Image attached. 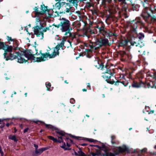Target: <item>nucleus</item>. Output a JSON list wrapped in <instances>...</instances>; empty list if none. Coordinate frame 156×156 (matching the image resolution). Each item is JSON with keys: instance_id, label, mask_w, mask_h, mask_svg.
<instances>
[{"instance_id": "37998d69", "label": "nucleus", "mask_w": 156, "mask_h": 156, "mask_svg": "<svg viewBox=\"0 0 156 156\" xmlns=\"http://www.w3.org/2000/svg\"><path fill=\"white\" fill-rule=\"evenodd\" d=\"M71 1H73V0H70ZM83 0H73V1L74 2L75 5L76 4V5H77V1H83Z\"/></svg>"}, {"instance_id": "6e6d98bb", "label": "nucleus", "mask_w": 156, "mask_h": 156, "mask_svg": "<svg viewBox=\"0 0 156 156\" xmlns=\"http://www.w3.org/2000/svg\"><path fill=\"white\" fill-rule=\"evenodd\" d=\"M88 45L89 46V47H90V48L91 49L93 48H94V47L93 46V44L92 43V44H89Z\"/></svg>"}, {"instance_id": "bb28decb", "label": "nucleus", "mask_w": 156, "mask_h": 156, "mask_svg": "<svg viewBox=\"0 0 156 156\" xmlns=\"http://www.w3.org/2000/svg\"><path fill=\"white\" fill-rule=\"evenodd\" d=\"M150 9H151L152 12H151V14H153L156 11V4H151V6L150 7Z\"/></svg>"}, {"instance_id": "412c9836", "label": "nucleus", "mask_w": 156, "mask_h": 156, "mask_svg": "<svg viewBox=\"0 0 156 156\" xmlns=\"http://www.w3.org/2000/svg\"><path fill=\"white\" fill-rule=\"evenodd\" d=\"M137 0H126V3L127 5L126 7H124L123 10L125 12H127L128 9V5H133L136 4L137 3Z\"/></svg>"}, {"instance_id": "c85d7f7f", "label": "nucleus", "mask_w": 156, "mask_h": 156, "mask_svg": "<svg viewBox=\"0 0 156 156\" xmlns=\"http://www.w3.org/2000/svg\"><path fill=\"white\" fill-rule=\"evenodd\" d=\"M41 55L42 56L41 57L42 58L46 59V60L47 59V57H49V58H50V54L49 52H46L45 53L41 54Z\"/></svg>"}, {"instance_id": "0eeeda50", "label": "nucleus", "mask_w": 156, "mask_h": 156, "mask_svg": "<svg viewBox=\"0 0 156 156\" xmlns=\"http://www.w3.org/2000/svg\"><path fill=\"white\" fill-rule=\"evenodd\" d=\"M142 3L144 8L142 11L140 16L144 20L147 22L149 17L151 16V12H152L151 9H150L151 4L147 2H144V0L142 2Z\"/></svg>"}, {"instance_id": "4d7b16f0", "label": "nucleus", "mask_w": 156, "mask_h": 156, "mask_svg": "<svg viewBox=\"0 0 156 156\" xmlns=\"http://www.w3.org/2000/svg\"><path fill=\"white\" fill-rule=\"evenodd\" d=\"M53 141L55 142H57L58 141V140H57V139L54 138Z\"/></svg>"}, {"instance_id": "2f4dec72", "label": "nucleus", "mask_w": 156, "mask_h": 156, "mask_svg": "<svg viewBox=\"0 0 156 156\" xmlns=\"http://www.w3.org/2000/svg\"><path fill=\"white\" fill-rule=\"evenodd\" d=\"M9 139L14 140L15 142H16L17 141V140L16 139L15 136H12L10 135L9 136Z\"/></svg>"}, {"instance_id": "c03bdc74", "label": "nucleus", "mask_w": 156, "mask_h": 156, "mask_svg": "<svg viewBox=\"0 0 156 156\" xmlns=\"http://www.w3.org/2000/svg\"><path fill=\"white\" fill-rule=\"evenodd\" d=\"M68 36H69V35L66 37H63L62 38V42H64V41H66V40L67 39V37H69Z\"/></svg>"}, {"instance_id": "e433bc0d", "label": "nucleus", "mask_w": 156, "mask_h": 156, "mask_svg": "<svg viewBox=\"0 0 156 156\" xmlns=\"http://www.w3.org/2000/svg\"><path fill=\"white\" fill-rule=\"evenodd\" d=\"M78 153L79 154V156H86L84 153L81 150L78 151Z\"/></svg>"}, {"instance_id": "5701e85b", "label": "nucleus", "mask_w": 156, "mask_h": 156, "mask_svg": "<svg viewBox=\"0 0 156 156\" xmlns=\"http://www.w3.org/2000/svg\"><path fill=\"white\" fill-rule=\"evenodd\" d=\"M119 55L121 56V58H127L128 59H130L131 58V56L129 54L126 53L124 51H120L119 52Z\"/></svg>"}, {"instance_id": "69168bd1", "label": "nucleus", "mask_w": 156, "mask_h": 156, "mask_svg": "<svg viewBox=\"0 0 156 156\" xmlns=\"http://www.w3.org/2000/svg\"><path fill=\"white\" fill-rule=\"evenodd\" d=\"M115 138V136H111V138L112 139V140H113Z\"/></svg>"}, {"instance_id": "aec40b11", "label": "nucleus", "mask_w": 156, "mask_h": 156, "mask_svg": "<svg viewBox=\"0 0 156 156\" xmlns=\"http://www.w3.org/2000/svg\"><path fill=\"white\" fill-rule=\"evenodd\" d=\"M32 122L35 123V124H37L39 126H45V127H54L53 126L51 125L46 124L44 122L41 121H39L37 120H33L32 121Z\"/></svg>"}, {"instance_id": "c9c22d12", "label": "nucleus", "mask_w": 156, "mask_h": 156, "mask_svg": "<svg viewBox=\"0 0 156 156\" xmlns=\"http://www.w3.org/2000/svg\"><path fill=\"white\" fill-rule=\"evenodd\" d=\"M13 42H14V44L15 45H16V47H14V48H15V47H18V46L19 45V42L18 41H17V40H16V39H14V41H13Z\"/></svg>"}, {"instance_id": "393cba45", "label": "nucleus", "mask_w": 156, "mask_h": 156, "mask_svg": "<svg viewBox=\"0 0 156 156\" xmlns=\"http://www.w3.org/2000/svg\"><path fill=\"white\" fill-rule=\"evenodd\" d=\"M34 58H34V59L33 58L31 60V61H33L34 62H40L42 61H44L46 60V59L42 58L41 57L36 58L34 56Z\"/></svg>"}, {"instance_id": "39448f33", "label": "nucleus", "mask_w": 156, "mask_h": 156, "mask_svg": "<svg viewBox=\"0 0 156 156\" xmlns=\"http://www.w3.org/2000/svg\"><path fill=\"white\" fill-rule=\"evenodd\" d=\"M128 26L130 27V30L132 33H136V29L138 27L144 26V23H143L141 17H137L135 20L127 21Z\"/></svg>"}, {"instance_id": "a18cd8bd", "label": "nucleus", "mask_w": 156, "mask_h": 156, "mask_svg": "<svg viewBox=\"0 0 156 156\" xmlns=\"http://www.w3.org/2000/svg\"><path fill=\"white\" fill-rule=\"evenodd\" d=\"M69 136H70L72 137L75 138L76 139H77V140H78L79 138H80L79 137H76V136H73L71 134H69Z\"/></svg>"}, {"instance_id": "052dcab7", "label": "nucleus", "mask_w": 156, "mask_h": 156, "mask_svg": "<svg viewBox=\"0 0 156 156\" xmlns=\"http://www.w3.org/2000/svg\"><path fill=\"white\" fill-rule=\"evenodd\" d=\"M24 126V124L23 123L19 124V127H22Z\"/></svg>"}, {"instance_id": "20e7f679", "label": "nucleus", "mask_w": 156, "mask_h": 156, "mask_svg": "<svg viewBox=\"0 0 156 156\" xmlns=\"http://www.w3.org/2000/svg\"><path fill=\"white\" fill-rule=\"evenodd\" d=\"M61 28L60 30L62 32H65L64 35H67L69 34V36H72L71 31L72 28L70 27V21L68 19L64 18H60Z\"/></svg>"}, {"instance_id": "bf43d9fd", "label": "nucleus", "mask_w": 156, "mask_h": 156, "mask_svg": "<svg viewBox=\"0 0 156 156\" xmlns=\"http://www.w3.org/2000/svg\"><path fill=\"white\" fill-rule=\"evenodd\" d=\"M43 151L48 149V147H44V148H41Z\"/></svg>"}, {"instance_id": "f257e3e1", "label": "nucleus", "mask_w": 156, "mask_h": 156, "mask_svg": "<svg viewBox=\"0 0 156 156\" xmlns=\"http://www.w3.org/2000/svg\"><path fill=\"white\" fill-rule=\"evenodd\" d=\"M108 66H106L105 68H107L106 71L105 73V74L102 76L103 78L105 79V81L108 83L111 84H114L115 86H118L119 83H122L125 87L128 86L129 82L125 80L124 81H121L119 80H117L115 81L113 79H111V77L114 78L115 79V77L113 76L114 74V71L115 70L113 69L111 67H109Z\"/></svg>"}, {"instance_id": "72a5a7b5", "label": "nucleus", "mask_w": 156, "mask_h": 156, "mask_svg": "<svg viewBox=\"0 0 156 156\" xmlns=\"http://www.w3.org/2000/svg\"><path fill=\"white\" fill-rule=\"evenodd\" d=\"M50 58H53L56 56V51L54 49L52 54H50Z\"/></svg>"}, {"instance_id": "4be33fe9", "label": "nucleus", "mask_w": 156, "mask_h": 156, "mask_svg": "<svg viewBox=\"0 0 156 156\" xmlns=\"http://www.w3.org/2000/svg\"><path fill=\"white\" fill-rule=\"evenodd\" d=\"M63 4V2H58L55 4V7L54 8V9H55L56 10L55 12V13H57L58 16L59 15V12H58L56 10H60L62 4Z\"/></svg>"}, {"instance_id": "a878e982", "label": "nucleus", "mask_w": 156, "mask_h": 156, "mask_svg": "<svg viewBox=\"0 0 156 156\" xmlns=\"http://www.w3.org/2000/svg\"><path fill=\"white\" fill-rule=\"evenodd\" d=\"M119 2H121L120 5L122 6V9L123 10L124 7H126L127 5L126 3V0H118Z\"/></svg>"}, {"instance_id": "79ce46f5", "label": "nucleus", "mask_w": 156, "mask_h": 156, "mask_svg": "<svg viewBox=\"0 0 156 156\" xmlns=\"http://www.w3.org/2000/svg\"><path fill=\"white\" fill-rule=\"evenodd\" d=\"M56 1H58L59 2L61 1H63V0H55ZM67 1H68L70 3H72L74 5H75L74 2L73 1H71L70 0H67Z\"/></svg>"}, {"instance_id": "6e6552de", "label": "nucleus", "mask_w": 156, "mask_h": 156, "mask_svg": "<svg viewBox=\"0 0 156 156\" xmlns=\"http://www.w3.org/2000/svg\"><path fill=\"white\" fill-rule=\"evenodd\" d=\"M95 44H96V48H99L106 45L110 46L111 43V42H109L108 39L107 38H100L95 42Z\"/></svg>"}, {"instance_id": "f8f14e48", "label": "nucleus", "mask_w": 156, "mask_h": 156, "mask_svg": "<svg viewBox=\"0 0 156 156\" xmlns=\"http://www.w3.org/2000/svg\"><path fill=\"white\" fill-rule=\"evenodd\" d=\"M71 7H72L69 3L63 2V4L62 5L60 10L59 12V13L65 14L66 13H69Z\"/></svg>"}, {"instance_id": "49530a36", "label": "nucleus", "mask_w": 156, "mask_h": 156, "mask_svg": "<svg viewBox=\"0 0 156 156\" xmlns=\"http://www.w3.org/2000/svg\"><path fill=\"white\" fill-rule=\"evenodd\" d=\"M86 140H87V141H88L90 142H94V140H93V139H88V138H87L86 139Z\"/></svg>"}, {"instance_id": "338daca9", "label": "nucleus", "mask_w": 156, "mask_h": 156, "mask_svg": "<svg viewBox=\"0 0 156 156\" xmlns=\"http://www.w3.org/2000/svg\"><path fill=\"white\" fill-rule=\"evenodd\" d=\"M71 101H72V100L73 101H73L72 102V103H73V104L74 103V102L75 101V100H74V99L73 98H71Z\"/></svg>"}, {"instance_id": "f3484780", "label": "nucleus", "mask_w": 156, "mask_h": 156, "mask_svg": "<svg viewBox=\"0 0 156 156\" xmlns=\"http://www.w3.org/2000/svg\"><path fill=\"white\" fill-rule=\"evenodd\" d=\"M144 84V83L140 80L139 82L134 80L133 81L131 86L133 88H138L142 87Z\"/></svg>"}, {"instance_id": "58836bf2", "label": "nucleus", "mask_w": 156, "mask_h": 156, "mask_svg": "<svg viewBox=\"0 0 156 156\" xmlns=\"http://www.w3.org/2000/svg\"><path fill=\"white\" fill-rule=\"evenodd\" d=\"M7 40L8 41H14V39H12V38L11 37H9V36H7Z\"/></svg>"}, {"instance_id": "09e8293b", "label": "nucleus", "mask_w": 156, "mask_h": 156, "mask_svg": "<svg viewBox=\"0 0 156 156\" xmlns=\"http://www.w3.org/2000/svg\"><path fill=\"white\" fill-rule=\"evenodd\" d=\"M133 73V72L129 73V76H128V78H129L131 79H132V74Z\"/></svg>"}, {"instance_id": "f704fd0d", "label": "nucleus", "mask_w": 156, "mask_h": 156, "mask_svg": "<svg viewBox=\"0 0 156 156\" xmlns=\"http://www.w3.org/2000/svg\"><path fill=\"white\" fill-rule=\"evenodd\" d=\"M34 49L36 51V53H35V54H35V55H40V54L41 55V54L43 53L41 52L42 51L41 50H40V51L39 53H38V50L36 48V46H34Z\"/></svg>"}, {"instance_id": "ddd939ff", "label": "nucleus", "mask_w": 156, "mask_h": 156, "mask_svg": "<svg viewBox=\"0 0 156 156\" xmlns=\"http://www.w3.org/2000/svg\"><path fill=\"white\" fill-rule=\"evenodd\" d=\"M42 27H43V26L41 27L39 26H36L33 27L34 34L36 35L37 37H40V39L41 40L43 39L44 38V34L43 32L40 31V30L42 28Z\"/></svg>"}, {"instance_id": "473e14b6", "label": "nucleus", "mask_w": 156, "mask_h": 156, "mask_svg": "<svg viewBox=\"0 0 156 156\" xmlns=\"http://www.w3.org/2000/svg\"><path fill=\"white\" fill-rule=\"evenodd\" d=\"M46 87H47V90L48 91L51 90L50 87L51 86V83L49 82H48L46 83Z\"/></svg>"}, {"instance_id": "c756f323", "label": "nucleus", "mask_w": 156, "mask_h": 156, "mask_svg": "<svg viewBox=\"0 0 156 156\" xmlns=\"http://www.w3.org/2000/svg\"><path fill=\"white\" fill-rule=\"evenodd\" d=\"M43 151L42 149V148H41L37 150H35V153H33V155L34 156H37V154H41L42 152Z\"/></svg>"}, {"instance_id": "cd10ccee", "label": "nucleus", "mask_w": 156, "mask_h": 156, "mask_svg": "<svg viewBox=\"0 0 156 156\" xmlns=\"http://www.w3.org/2000/svg\"><path fill=\"white\" fill-rule=\"evenodd\" d=\"M136 77L140 80L144 78V74L142 72H139L136 74Z\"/></svg>"}, {"instance_id": "b1692460", "label": "nucleus", "mask_w": 156, "mask_h": 156, "mask_svg": "<svg viewBox=\"0 0 156 156\" xmlns=\"http://www.w3.org/2000/svg\"><path fill=\"white\" fill-rule=\"evenodd\" d=\"M50 128L51 129L52 131H55L57 133L61 136H63L65 134V133L64 131L59 130L56 127H50Z\"/></svg>"}, {"instance_id": "0e129e2a", "label": "nucleus", "mask_w": 156, "mask_h": 156, "mask_svg": "<svg viewBox=\"0 0 156 156\" xmlns=\"http://www.w3.org/2000/svg\"><path fill=\"white\" fill-rule=\"evenodd\" d=\"M59 51H56V56L57 55L58 56L59 55Z\"/></svg>"}, {"instance_id": "e2e57ef3", "label": "nucleus", "mask_w": 156, "mask_h": 156, "mask_svg": "<svg viewBox=\"0 0 156 156\" xmlns=\"http://www.w3.org/2000/svg\"><path fill=\"white\" fill-rule=\"evenodd\" d=\"M87 87H89L90 89H91L90 88V85L89 83H88L87 84Z\"/></svg>"}, {"instance_id": "4468645a", "label": "nucleus", "mask_w": 156, "mask_h": 156, "mask_svg": "<svg viewBox=\"0 0 156 156\" xmlns=\"http://www.w3.org/2000/svg\"><path fill=\"white\" fill-rule=\"evenodd\" d=\"M13 119H0V124H3V126H1L0 127H5L6 126L7 127L9 126H14V124L12 122Z\"/></svg>"}, {"instance_id": "680f3d73", "label": "nucleus", "mask_w": 156, "mask_h": 156, "mask_svg": "<svg viewBox=\"0 0 156 156\" xmlns=\"http://www.w3.org/2000/svg\"><path fill=\"white\" fill-rule=\"evenodd\" d=\"M61 147L62 148H63V149H64V150H67V148H66L65 147V146H61Z\"/></svg>"}, {"instance_id": "9b49d317", "label": "nucleus", "mask_w": 156, "mask_h": 156, "mask_svg": "<svg viewBox=\"0 0 156 156\" xmlns=\"http://www.w3.org/2000/svg\"><path fill=\"white\" fill-rule=\"evenodd\" d=\"M41 11H39L38 8L37 7H35L34 9L35 11V14L36 15H43L46 11L49 12V9H48V6H45L43 4L41 5Z\"/></svg>"}, {"instance_id": "4c0bfd02", "label": "nucleus", "mask_w": 156, "mask_h": 156, "mask_svg": "<svg viewBox=\"0 0 156 156\" xmlns=\"http://www.w3.org/2000/svg\"><path fill=\"white\" fill-rule=\"evenodd\" d=\"M57 45L59 46V48H62V47L64 46V42H62L59 44H58Z\"/></svg>"}, {"instance_id": "7ed1b4c3", "label": "nucleus", "mask_w": 156, "mask_h": 156, "mask_svg": "<svg viewBox=\"0 0 156 156\" xmlns=\"http://www.w3.org/2000/svg\"><path fill=\"white\" fill-rule=\"evenodd\" d=\"M96 27L98 29L99 32L100 34H102L105 37H114L113 38H109L110 41H111V44L113 43L114 40H116V35L114 33H113L110 30L105 28V26L103 23H101L98 25Z\"/></svg>"}, {"instance_id": "9d476101", "label": "nucleus", "mask_w": 156, "mask_h": 156, "mask_svg": "<svg viewBox=\"0 0 156 156\" xmlns=\"http://www.w3.org/2000/svg\"><path fill=\"white\" fill-rule=\"evenodd\" d=\"M116 152L115 153L110 152L106 153L103 155V156H115V155L118 154L120 153H122L127 151L128 148L125 146H123L122 147H119L116 149Z\"/></svg>"}, {"instance_id": "3c124183", "label": "nucleus", "mask_w": 156, "mask_h": 156, "mask_svg": "<svg viewBox=\"0 0 156 156\" xmlns=\"http://www.w3.org/2000/svg\"><path fill=\"white\" fill-rule=\"evenodd\" d=\"M59 48H60L58 45H57L55 48V49H56V51H59Z\"/></svg>"}, {"instance_id": "dca6fc26", "label": "nucleus", "mask_w": 156, "mask_h": 156, "mask_svg": "<svg viewBox=\"0 0 156 156\" xmlns=\"http://www.w3.org/2000/svg\"><path fill=\"white\" fill-rule=\"evenodd\" d=\"M130 40H129L125 37L122 38L120 39L119 43L118 46L124 47L127 45L129 42H130Z\"/></svg>"}, {"instance_id": "864d4df0", "label": "nucleus", "mask_w": 156, "mask_h": 156, "mask_svg": "<svg viewBox=\"0 0 156 156\" xmlns=\"http://www.w3.org/2000/svg\"><path fill=\"white\" fill-rule=\"evenodd\" d=\"M34 146L35 148V150H37V148L38 147V146L37 145H36L35 144H34Z\"/></svg>"}, {"instance_id": "1a4fd4ad", "label": "nucleus", "mask_w": 156, "mask_h": 156, "mask_svg": "<svg viewBox=\"0 0 156 156\" xmlns=\"http://www.w3.org/2000/svg\"><path fill=\"white\" fill-rule=\"evenodd\" d=\"M1 40L0 39V50L2 49L4 51L3 55L5 56L8 52H10L11 51L12 46L6 44L4 42H1Z\"/></svg>"}, {"instance_id": "de8ad7c7", "label": "nucleus", "mask_w": 156, "mask_h": 156, "mask_svg": "<svg viewBox=\"0 0 156 156\" xmlns=\"http://www.w3.org/2000/svg\"><path fill=\"white\" fill-rule=\"evenodd\" d=\"M85 51L87 53H88V52H92V50L90 49H85Z\"/></svg>"}, {"instance_id": "ea45409f", "label": "nucleus", "mask_w": 156, "mask_h": 156, "mask_svg": "<svg viewBox=\"0 0 156 156\" xmlns=\"http://www.w3.org/2000/svg\"><path fill=\"white\" fill-rule=\"evenodd\" d=\"M53 25L55 26V27H56L57 28H59L60 27V28H61V25H60V23L59 24H53Z\"/></svg>"}, {"instance_id": "a19ab883", "label": "nucleus", "mask_w": 156, "mask_h": 156, "mask_svg": "<svg viewBox=\"0 0 156 156\" xmlns=\"http://www.w3.org/2000/svg\"><path fill=\"white\" fill-rule=\"evenodd\" d=\"M47 30H50L49 27H46L44 28L42 30L43 33L46 32Z\"/></svg>"}, {"instance_id": "774afa93", "label": "nucleus", "mask_w": 156, "mask_h": 156, "mask_svg": "<svg viewBox=\"0 0 156 156\" xmlns=\"http://www.w3.org/2000/svg\"><path fill=\"white\" fill-rule=\"evenodd\" d=\"M82 91H83V92H86V91H87V89H85V88H84V89H82Z\"/></svg>"}, {"instance_id": "f03ea898", "label": "nucleus", "mask_w": 156, "mask_h": 156, "mask_svg": "<svg viewBox=\"0 0 156 156\" xmlns=\"http://www.w3.org/2000/svg\"><path fill=\"white\" fill-rule=\"evenodd\" d=\"M19 49L20 51L19 48L16 47L14 48L12 46V50L10 52H8L6 56H4L6 61L9 60H13L16 58H18L17 62L20 63H23V62L26 63L27 62V60H25L24 58L22 57L23 54L19 51H16V50Z\"/></svg>"}, {"instance_id": "a211bd4d", "label": "nucleus", "mask_w": 156, "mask_h": 156, "mask_svg": "<svg viewBox=\"0 0 156 156\" xmlns=\"http://www.w3.org/2000/svg\"><path fill=\"white\" fill-rule=\"evenodd\" d=\"M154 79V81H150L148 83L147 86L148 88L151 87L152 88H154L155 89L156 87V74H153V75L151 76Z\"/></svg>"}, {"instance_id": "7c9ffc66", "label": "nucleus", "mask_w": 156, "mask_h": 156, "mask_svg": "<svg viewBox=\"0 0 156 156\" xmlns=\"http://www.w3.org/2000/svg\"><path fill=\"white\" fill-rule=\"evenodd\" d=\"M102 23V22H101V23H99L98 24H97L95 27V28L94 29V30H90V34H95L94 30L96 32V33L97 34L98 33V32L99 34H100L98 30V29L96 27L98 25L99 23Z\"/></svg>"}, {"instance_id": "5fc2aeb1", "label": "nucleus", "mask_w": 156, "mask_h": 156, "mask_svg": "<svg viewBox=\"0 0 156 156\" xmlns=\"http://www.w3.org/2000/svg\"><path fill=\"white\" fill-rule=\"evenodd\" d=\"M29 128L27 127V128L25 129L24 130V131H23V132L24 133H26V132H27L28 130H29Z\"/></svg>"}, {"instance_id": "423d86ee", "label": "nucleus", "mask_w": 156, "mask_h": 156, "mask_svg": "<svg viewBox=\"0 0 156 156\" xmlns=\"http://www.w3.org/2000/svg\"><path fill=\"white\" fill-rule=\"evenodd\" d=\"M144 37V35L142 33H137L135 37H133L131 40H130V43L131 45L142 48L144 46L142 40Z\"/></svg>"}, {"instance_id": "6ab92c4d", "label": "nucleus", "mask_w": 156, "mask_h": 156, "mask_svg": "<svg viewBox=\"0 0 156 156\" xmlns=\"http://www.w3.org/2000/svg\"><path fill=\"white\" fill-rule=\"evenodd\" d=\"M140 7V5L137 3L133 5H128V8L127 10L129 11L130 10H131L133 11H137L139 10Z\"/></svg>"}, {"instance_id": "8fccbe9b", "label": "nucleus", "mask_w": 156, "mask_h": 156, "mask_svg": "<svg viewBox=\"0 0 156 156\" xmlns=\"http://www.w3.org/2000/svg\"><path fill=\"white\" fill-rule=\"evenodd\" d=\"M101 147V148H104L105 150H107V147L105 145H102L101 146V147Z\"/></svg>"}, {"instance_id": "603ef678", "label": "nucleus", "mask_w": 156, "mask_h": 156, "mask_svg": "<svg viewBox=\"0 0 156 156\" xmlns=\"http://www.w3.org/2000/svg\"><path fill=\"white\" fill-rule=\"evenodd\" d=\"M48 137L49 139L52 140L54 138L53 137L51 136H48Z\"/></svg>"}, {"instance_id": "13d9d810", "label": "nucleus", "mask_w": 156, "mask_h": 156, "mask_svg": "<svg viewBox=\"0 0 156 156\" xmlns=\"http://www.w3.org/2000/svg\"><path fill=\"white\" fill-rule=\"evenodd\" d=\"M154 111L153 110H151L149 111L148 113L149 114H153L154 113Z\"/></svg>"}, {"instance_id": "2eb2a0df", "label": "nucleus", "mask_w": 156, "mask_h": 156, "mask_svg": "<svg viewBox=\"0 0 156 156\" xmlns=\"http://www.w3.org/2000/svg\"><path fill=\"white\" fill-rule=\"evenodd\" d=\"M22 52H23L25 57L27 58L28 60H31L33 58L34 59V56L35 54H34V52L32 49H29L27 50H25L23 51H20Z\"/></svg>"}]
</instances>
